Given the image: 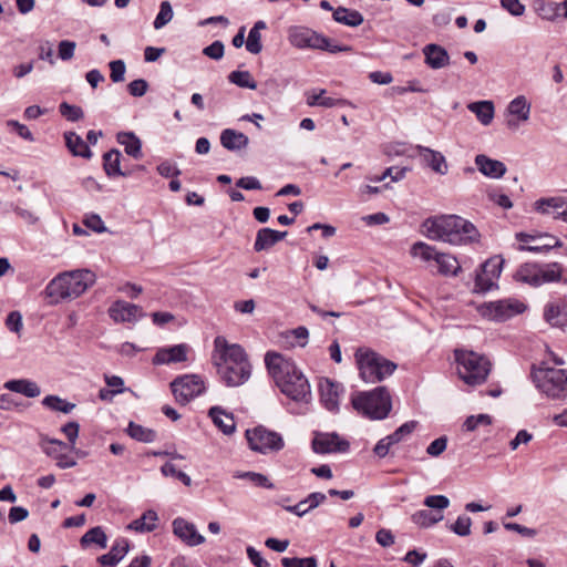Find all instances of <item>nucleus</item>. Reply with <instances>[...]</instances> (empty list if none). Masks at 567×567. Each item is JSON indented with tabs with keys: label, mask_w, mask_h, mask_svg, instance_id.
<instances>
[{
	"label": "nucleus",
	"mask_w": 567,
	"mask_h": 567,
	"mask_svg": "<svg viewBox=\"0 0 567 567\" xmlns=\"http://www.w3.org/2000/svg\"><path fill=\"white\" fill-rule=\"evenodd\" d=\"M265 363L276 385L295 403L291 412L306 413L311 402V389L302 371L291 359L278 352H267Z\"/></svg>",
	"instance_id": "nucleus-1"
},
{
	"label": "nucleus",
	"mask_w": 567,
	"mask_h": 567,
	"mask_svg": "<svg viewBox=\"0 0 567 567\" xmlns=\"http://www.w3.org/2000/svg\"><path fill=\"white\" fill-rule=\"evenodd\" d=\"M213 362L227 386H239L250 378L251 365L244 348L236 343H228L223 336L214 340Z\"/></svg>",
	"instance_id": "nucleus-2"
},
{
	"label": "nucleus",
	"mask_w": 567,
	"mask_h": 567,
	"mask_svg": "<svg viewBox=\"0 0 567 567\" xmlns=\"http://www.w3.org/2000/svg\"><path fill=\"white\" fill-rule=\"evenodd\" d=\"M422 233L431 240L452 246H466L480 241L481 234L473 223L457 215L429 217L422 223Z\"/></svg>",
	"instance_id": "nucleus-3"
},
{
	"label": "nucleus",
	"mask_w": 567,
	"mask_h": 567,
	"mask_svg": "<svg viewBox=\"0 0 567 567\" xmlns=\"http://www.w3.org/2000/svg\"><path fill=\"white\" fill-rule=\"evenodd\" d=\"M96 281L95 274L90 269H75L56 275L45 287V293L58 303L82 296Z\"/></svg>",
	"instance_id": "nucleus-4"
},
{
	"label": "nucleus",
	"mask_w": 567,
	"mask_h": 567,
	"mask_svg": "<svg viewBox=\"0 0 567 567\" xmlns=\"http://www.w3.org/2000/svg\"><path fill=\"white\" fill-rule=\"evenodd\" d=\"M353 409L370 420H384L391 412V395L385 386L357 392L351 398Z\"/></svg>",
	"instance_id": "nucleus-5"
},
{
	"label": "nucleus",
	"mask_w": 567,
	"mask_h": 567,
	"mask_svg": "<svg viewBox=\"0 0 567 567\" xmlns=\"http://www.w3.org/2000/svg\"><path fill=\"white\" fill-rule=\"evenodd\" d=\"M355 361L361 379L367 383H377L391 375L396 364L369 348L355 351Z\"/></svg>",
	"instance_id": "nucleus-6"
},
{
	"label": "nucleus",
	"mask_w": 567,
	"mask_h": 567,
	"mask_svg": "<svg viewBox=\"0 0 567 567\" xmlns=\"http://www.w3.org/2000/svg\"><path fill=\"white\" fill-rule=\"evenodd\" d=\"M455 360L457 373L466 384L478 385L487 379L491 363L485 357L470 350H455Z\"/></svg>",
	"instance_id": "nucleus-7"
},
{
	"label": "nucleus",
	"mask_w": 567,
	"mask_h": 567,
	"mask_svg": "<svg viewBox=\"0 0 567 567\" xmlns=\"http://www.w3.org/2000/svg\"><path fill=\"white\" fill-rule=\"evenodd\" d=\"M532 380L535 386L547 398L560 400L567 396V370L555 368H534Z\"/></svg>",
	"instance_id": "nucleus-8"
},
{
	"label": "nucleus",
	"mask_w": 567,
	"mask_h": 567,
	"mask_svg": "<svg viewBox=\"0 0 567 567\" xmlns=\"http://www.w3.org/2000/svg\"><path fill=\"white\" fill-rule=\"evenodd\" d=\"M288 40L292 47L298 49H318L330 53L352 50L351 47L332 43L329 38L300 25L291 27L288 30Z\"/></svg>",
	"instance_id": "nucleus-9"
},
{
	"label": "nucleus",
	"mask_w": 567,
	"mask_h": 567,
	"mask_svg": "<svg viewBox=\"0 0 567 567\" xmlns=\"http://www.w3.org/2000/svg\"><path fill=\"white\" fill-rule=\"evenodd\" d=\"M561 277L563 266L558 262H550L543 266L527 262L522 265L514 276L516 281L527 284L532 287L557 282Z\"/></svg>",
	"instance_id": "nucleus-10"
},
{
	"label": "nucleus",
	"mask_w": 567,
	"mask_h": 567,
	"mask_svg": "<svg viewBox=\"0 0 567 567\" xmlns=\"http://www.w3.org/2000/svg\"><path fill=\"white\" fill-rule=\"evenodd\" d=\"M246 439L250 449L261 454L277 452L284 447L282 436L279 433L270 431L261 425L247 430Z\"/></svg>",
	"instance_id": "nucleus-11"
},
{
	"label": "nucleus",
	"mask_w": 567,
	"mask_h": 567,
	"mask_svg": "<svg viewBox=\"0 0 567 567\" xmlns=\"http://www.w3.org/2000/svg\"><path fill=\"white\" fill-rule=\"evenodd\" d=\"M526 310V305L517 299H503L484 303L480 308L483 317L494 321H506Z\"/></svg>",
	"instance_id": "nucleus-12"
},
{
	"label": "nucleus",
	"mask_w": 567,
	"mask_h": 567,
	"mask_svg": "<svg viewBox=\"0 0 567 567\" xmlns=\"http://www.w3.org/2000/svg\"><path fill=\"white\" fill-rule=\"evenodd\" d=\"M171 389L176 401L186 404L205 391V383L196 374H185L174 379L171 382Z\"/></svg>",
	"instance_id": "nucleus-13"
},
{
	"label": "nucleus",
	"mask_w": 567,
	"mask_h": 567,
	"mask_svg": "<svg viewBox=\"0 0 567 567\" xmlns=\"http://www.w3.org/2000/svg\"><path fill=\"white\" fill-rule=\"evenodd\" d=\"M312 449L319 454L342 453L349 450V442L337 433H317L312 440Z\"/></svg>",
	"instance_id": "nucleus-14"
},
{
	"label": "nucleus",
	"mask_w": 567,
	"mask_h": 567,
	"mask_svg": "<svg viewBox=\"0 0 567 567\" xmlns=\"http://www.w3.org/2000/svg\"><path fill=\"white\" fill-rule=\"evenodd\" d=\"M190 347L186 343H179L157 349L152 359L153 364L163 365L185 362L188 359Z\"/></svg>",
	"instance_id": "nucleus-15"
},
{
	"label": "nucleus",
	"mask_w": 567,
	"mask_h": 567,
	"mask_svg": "<svg viewBox=\"0 0 567 567\" xmlns=\"http://www.w3.org/2000/svg\"><path fill=\"white\" fill-rule=\"evenodd\" d=\"M516 238L520 243H534L533 245H519L518 250L520 251L543 252L559 245V240L550 235L533 236L525 233H518L516 234Z\"/></svg>",
	"instance_id": "nucleus-16"
},
{
	"label": "nucleus",
	"mask_w": 567,
	"mask_h": 567,
	"mask_svg": "<svg viewBox=\"0 0 567 567\" xmlns=\"http://www.w3.org/2000/svg\"><path fill=\"white\" fill-rule=\"evenodd\" d=\"M41 446L43 452L56 460V465L60 468H71L76 465V461L64 454L63 451L68 449L66 443L56 439H42Z\"/></svg>",
	"instance_id": "nucleus-17"
},
{
	"label": "nucleus",
	"mask_w": 567,
	"mask_h": 567,
	"mask_svg": "<svg viewBox=\"0 0 567 567\" xmlns=\"http://www.w3.org/2000/svg\"><path fill=\"white\" fill-rule=\"evenodd\" d=\"M172 527L174 535L190 547L198 546L205 542V537L198 533L195 524L183 517L175 518Z\"/></svg>",
	"instance_id": "nucleus-18"
},
{
	"label": "nucleus",
	"mask_w": 567,
	"mask_h": 567,
	"mask_svg": "<svg viewBox=\"0 0 567 567\" xmlns=\"http://www.w3.org/2000/svg\"><path fill=\"white\" fill-rule=\"evenodd\" d=\"M110 317L115 322H136L144 316L140 306L123 300L115 301L109 309Z\"/></svg>",
	"instance_id": "nucleus-19"
},
{
	"label": "nucleus",
	"mask_w": 567,
	"mask_h": 567,
	"mask_svg": "<svg viewBox=\"0 0 567 567\" xmlns=\"http://www.w3.org/2000/svg\"><path fill=\"white\" fill-rule=\"evenodd\" d=\"M544 319L551 327L563 328L567 326V300L557 299L546 303Z\"/></svg>",
	"instance_id": "nucleus-20"
},
{
	"label": "nucleus",
	"mask_w": 567,
	"mask_h": 567,
	"mask_svg": "<svg viewBox=\"0 0 567 567\" xmlns=\"http://www.w3.org/2000/svg\"><path fill=\"white\" fill-rule=\"evenodd\" d=\"M319 391L321 396V402L324 408L329 411H338L339 409V398L342 392V388L339 383L333 382L328 378H323L319 382Z\"/></svg>",
	"instance_id": "nucleus-21"
},
{
	"label": "nucleus",
	"mask_w": 567,
	"mask_h": 567,
	"mask_svg": "<svg viewBox=\"0 0 567 567\" xmlns=\"http://www.w3.org/2000/svg\"><path fill=\"white\" fill-rule=\"evenodd\" d=\"M507 112L509 115L516 117V120H507V126L509 128H517L520 122H527L529 120L530 103H528L524 95H518L509 102Z\"/></svg>",
	"instance_id": "nucleus-22"
},
{
	"label": "nucleus",
	"mask_w": 567,
	"mask_h": 567,
	"mask_svg": "<svg viewBox=\"0 0 567 567\" xmlns=\"http://www.w3.org/2000/svg\"><path fill=\"white\" fill-rule=\"evenodd\" d=\"M417 151V154L422 158V161L435 173L440 175L447 174L449 166L446 163L445 156L435 150H432L430 147H425L422 145H417L415 147Z\"/></svg>",
	"instance_id": "nucleus-23"
},
{
	"label": "nucleus",
	"mask_w": 567,
	"mask_h": 567,
	"mask_svg": "<svg viewBox=\"0 0 567 567\" xmlns=\"http://www.w3.org/2000/svg\"><path fill=\"white\" fill-rule=\"evenodd\" d=\"M423 54L425 58V63L431 69L439 70L450 64V55L447 51L439 44H426L423 48Z\"/></svg>",
	"instance_id": "nucleus-24"
},
{
	"label": "nucleus",
	"mask_w": 567,
	"mask_h": 567,
	"mask_svg": "<svg viewBox=\"0 0 567 567\" xmlns=\"http://www.w3.org/2000/svg\"><path fill=\"white\" fill-rule=\"evenodd\" d=\"M287 236V231L261 228L257 231L254 249L257 252L268 250Z\"/></svg>",
	"instance_id": "nucleus-25"
},
{
	"label": "nucleus",
	"mask_w": 567,
	"mask_h": 567,
	"mask_svg": "<svg viewBox=\"0 0 567 567\" xmlns=\"http://www.w3.org/2000/svg\"><path fill=\"white\" fill-rule=\"evenodd\" d=\"M475 164L477 169L489 178H501L506 173V166L503 162L492 159L484 154L476 155Z\"/></svg>",
	"instance_id": "nucleus-26"
},
{
	"label": "nucleus",
	"mask_w": 567,
	"mask_h": 567,
	"mask_svg": "<svg viewBox=\"0 0 567 567\" xmlns=\"http://www.w3.org/2000/svg\"><path fill=\"white\" fill-rule=\"evenodd\" d=\"M249 138L241 132L225 128L220 133V144L228 151L236 152L248 146Z\"/></svg>",
	"instance_id": "nucleus-27"
},
{
	"label": "nucleus",
	"mask_w": 567,
	"mask_h": 567,
	"mask_svg": "<svg viewBox=\"0 0 567 567\" xmlns=\"http://www.w3.org/2000/svg\"><path fill=\"white\" fill-rule=\"evenodd\" d=\"M208 415L224 434L229 435L235 432L236 425L233 415L225 412L220 406H212Z\"/></svg>",
	"instance_id": "nucleus-28"
},
{
	"label": "nucleus",
	"mask_w": 567,
	"mask_h": 567,
	"mask_svg": "<svg viewBox=\"0 0 567 567\" xmlns=\"http://www.w3.org/2000/svg\"><path fill=\"white\" fill-rule=\"evenodd\" d=\"M116 141L124 147L127 155L135 159L142 158V142L133 132L117 133Z\"/></svg>",
	"instance_id": "nucleus-29"
},
{
	"label": "nucleus",
	"mask_w": 567,
	"mask_h": 567,
	"mask_svg": "<svg viewBox=\"0 0 567 567\" xmlns=\"http://www.w3.org/2000/svg\"><path fill=\"white\" fill-rule=\"evenodd\" d=\"M64 140L68 150L74 156H80L83 158H91L92 152L87 145V143L76 133L74 132H65Z\"/></svg>",
	"instance_id": "nucleus-30"
},
{
	"label": "nucleus",
	"mask_w": 567,
	"mask_h": 567,
	"mask_svg": "<svg viewBox=\"0 0 567 567\" xmlns=\"http://www.w3.org/2000/svg\"><path fill=\"white\" fill-rule=\"evenodd\" d=\"M128 543L126 539L117 540L110 549L109 553L99 557L100 564L103 566L113 567L117 565L127 554Z\"/></svg>",
	"instance_id": "nucleus-31"
},
{
	"label": "nucleus",
	"mask_w": 567,
	"mask_h": 567,
	"mask_svg": "<svg viewBox=\"0 0 567 567\" xmlns=\"http://www.w3.org/2000/svg\"><path fill=\"white\" fill-rule=\"evenodd\" d=\"M326 90L312 91L307 93V104L309 106L334 107L350 105L349 101L344 99H336L331 96H323Z\"/></svg>",
	"instance_id": "nucleus-32"
},
{
	"label": "nucleus",
	"mask_w": 567,
	"mask_h": 567,
	"mask_svg": "<svg viewBox=\"0 0 567 567\" xmlns=\"http://www.w3.org/2000/svg\"><path fill=\"white\" fill-rule=\"evenodd\" d=\"M467 109L476 115L481 124L487 126L492 123L495 114L494 103L492 101H477L467 105Z\"/></svg>",
	"instance_id": "nucleus-33"
},
{
	"label": "nucleus",
	"mask_w": 567,
	"mask_h": 567,
	"mask_svg": "<svg viewBox=\"0 0 567 567\" xmlns=\"http://www.w3.org/2000/svg\"><path fill=\"white\" fill-rule=\"evenodd\" d=\"M4 388L27 398H37L41 393L40 386L34 381L27 379L10 380L4 383Z\"/></svg>",
	"instance_id": "nucleus-34"
},
{
	"label": "nucleus",
	"mask_w": 567,
	"mask_h": 567,
	"mask_svg": "<svg viewBox=\"0 0 567 567\" xmlns=\"http://www.w3.org/2000/svg\"><path fill=\"white\" fill-rule=\"evenodd\" d=\"M122 154L118 150H111L103 155V167L109 177L126 176L121 169Z\"/></svg>",
	"instance_id": "nucleus-35"
},
{
	"label": "nucleus",
	"mask_w": 567,
	"mask_h": 567,
	"mask_svg": "<svg viewBox=\"0 0 567 567\" xmlns=\"http://www.w3.org/2000/svg\"><path fill=\"white\" fill-rule=\"evenodd\" d=\"M158 515L155 511H146L140 518L133 520L128 528L138 533H150L157 527Z\"/></svg>",
	"instance_id": "nucleus-36"
},
{
	"label": "nucleus",
	"mask_w": 567,
	"mask_h": 567,
	"mask_svg": "<svg viewBox=\"0 0 567 567\" xmlns=\"http://www.w3.org/2000/svg\"><path fill=\"white\" fill-rule=\"evenodd\" d=\"M567 206V202L563 197L540 198L535 202V209L540 214H551L557 216V212H561Z\"/></svg>",
	"instance_id": "nucleus-37"
},
{
	"label": "nucleus",
	"mask_w": 567,
	"mask_h": 567,
	"mask_svg": "<svg viewBox=\"0 0 567 567\" xmlns=\"http://www.w3.org/2000/svg\"><path fill=\"white\" fill-rule=\"evenodd\" d=\"M435 262L439 266V272L443 276L455 277L462 269L458 260L451 254L440 252Z\"/></svg>",
	"instance_id": "nucleus-38"
},
{
	"label": "nucleus",
	"mask_w": 567,
	"mask_h": 567,
	"mask_svg": "<svg viewBox=\"0 0 567 567\" xmlns=\"http://www.w3.org/2000/svg\"><path fill=\"white\" fill-rule=\"evenodd\" d=\"M444 518L443 513L430 509H420L412 514L411 520L419 527L429 528Z\"/></svg>",
	"instance_id": "nucleus-39"
},
{
	"label": "nucleus",
	"mask_w": 567,
	"mask_h": 567,
	"mask_svg": "<svg viewBox=\"0 0 567 567\" xmlns=\"http://www.w3.org/2000/svg\"><path fill=\"white\" fill-rule=\"evenodd\" d=\"M333 19L338 23L348 27H359L363 22V16L357 10L339 7L333 11Z\"/></svg>",
	"instance_id": "nucleus-40"
},
{
	"label": "nucleus",
	"mask_w": 567,
	"mask_h": 567,
	"mask_svg": "<svg viewBox=\"0 0 567 567\" xmlns=\"http://www.w3.org/2000/svg\"><path fill=\"white\" fill-rule=\"evenodd\" d=\"M80 544L83 548L95 544L100 548L104 549L107 546V537L102 527L96 526L89 529L80 539Z\"/></svg>",
	"instance_id": "nucleus-41"
},
{
	"label": "nucleus",
	"mask_w": 567,
	"mask_h": 567,
	"mask_svg": "<svg viewBox=\"0 0 567 567\" xmlns=\"http://www.w3.org/2000/svg\"><path fill=\"white\" fill-rule=\"evenodd\" d=\"M127 434L132 439L143 443H152L156 440V432L154 430L145 427L135 422L128 423Z\"/></svg>",
	"instance_id": "nucleus-42"
},
{
	"label": "nucleus",
	"mask_w": 567,
	"mask_h": 567,
	"mask_svg": "<svg viewBox=\"0 0 567 567\" xmlns=\"http://www.w3.org/2000/svg\"><path fill=\"white\" fill-rule=\"evenodd\" d=\"M410 254L412 257L421 258L424 261H435L440 252L435 249V247L430 246L426 243L416 241L412 245Z\"/></svg>",
	"instance_id": "nucleus-43"
},
{
	"label": "nucleus",
	"mask_w": 567,
	"mask_h": 567,
	"mask_svg": "<svg viewBox=\"0 0 567 567\" xmlns=\"http://www.w3.org/2000/svg\"><path fill=\"white\" fill-rule=\"evenodd\" d=\"M42 404L52 411L62 412L64 414L71 413L75 408V404L70 403L58 395H47L42 400Z\"/></svg>",
	"instance_id": "nucleus-44"
},
{
	"label": "nucleus",
	"mask_w": 567,
	"mask_h": 567,
	"mask_svg": "<svg viewBox=\"0 0 567 567\" xmlns=\"http://www.w3.org/2000/svg\"><path fill=\"white\" fill-rule=\"evenodd\" d=\"M234 477L239 480H248L255 486L264 487L267 489H272L275 487L266 475L257 472H237Z\"/></svg>",
	"instance_id": "nucleus-45"
},
{
	"label": "nucleus",
	"mask_w": 567,
	"mask_h": 567,
	"mask_svg": "<svg viewBox=\"0 0 567 567\" xmlns=\"http://www.w3.org/2000/svg\"><path fill=\"white\" fill-rule=\"evenodd\" d=\"M230 83L245 89L256 90L257 83L248 71H233L228 75Z\"/></svg>",
	"instance_id": "nucleus-46"
},
{
	"label": "nucleus",
	"mask_w": 567,
	"mask_h": 567,
	"mask_svg": "<svg viewBox=\"0 0 567 567\" xmlns=\"http://www.w3.org/2000/svg\"><path fill=\"white\" fill-rule=\"evenodd\" d=\"M174 17L173 8L169 1H162L159 4V11L154 20V29L159 30L172 21Z\"/></svg>",
	"instance_id": "nucleus-47"
},
{
	"label": "nucleus",
	"mask_w": 567,
	"mask_h": 567,
	"mask_svg": "<svg viewBox=\"0 0 567 567\" xmlns=\"http://www.w3.org/2000/svg\"><path fill=\"white\" fill-rule=\"evenodd\" d=\"M161 473L163 476L165 477H175L177 478L178 481H181L185 486H190L192 485V478L189 475H187L185 472L183 471H178L176 468V466L171 463V462H166L165 464L162 465L161 467Z\"/></svg>",
	"instance_id": "nucleus-48"
},
{
	"label": "nucleus",
	"mask_w": 567,
	"mask_h": 567,
	"mask_svg": "<svg viewBox=\"0 0 567 567\" xmlns=\"http://www.w3.org/2000/svg\"><path fill=\"white\" fill-rule=\"evenodd\" d=\"M59 111L70 122H78L84 117V112L80 106L69 104L68 102H62Z\"/></svg>",
	"instance_id": "nucleus-49"
},
{
	"label": "nucleus",
	"mask_w": 567,
	"mask_h": 567,
	"mask_svg": "<svg viewBox=\"0 0 567 567\" xmlns=\"http://www.w3.org/2000/svg\"><path fill=\"white\" fill-rule=\"evenodd\" d=\"M472 519L470 516L460 515L455 523L449 526L450 530L461 537L468 536L471 534Z\"/></svg>",
	"instance_id": "nucleus-50"
},
{
	"label": "nucleus",
	"mask_w": 567,
	"mask_h": 567,
	"mask_svg": "<svg viewBox=\"0 0 567 567\" xmlns=\"http://www.w3.org/2000/svg\"><path fill=\"white\" fill-rule=\"evenodd\" d=\"M492 424V416L488 414L470 415L463 423V429L467 432L475 431L480 425L488 426Z\"/></svg>",
	"instance_id": "nucleus-51"
},
{
	"label": "nucleus",
	"mask_w": 567,
	"mask_h": 567,
	"mask_svg": "<svg viewBox=\"0 0 567 567\" xmlns=\"http://www.w3.org/2000/svg\"><path fill=\"white\" fill-rule=\"evenodd\" d=\"M423 504L434 512L443 513L450 506V499L445 495H430L424 498Z\"/></svg>",
	"instance_id": "nucleus-52"
},
{
	"label": "nucleus",
	"mask_w": 567,
	"mask_h": 567,
	"mask_svg": "<svg viewBox=\"0 0 567 567\" xmlns=\"http://www.w3.org/2000/svg\"><path fill=\"white\" fill-rule=\"evenodd\" d=\"M537 12L542 19L554 21L559 18L558 2L542 1L537 7Z\"/></svg>",
	"instance_id": "nucleus-53"
},
{
	"label": "nucleus",
	"mask_w": 567,
	"mask_h": 567,
	"mask_svg": "<svg viewBox=\"0 0 567 567\" xmlns=\"http://www.w3.org/2000/svg\"><path fill=\"white\" fill-rule=\"evenodd\" d=\"M416 421H409L399 426L393 433L389 436V440L393 442V444L400 443L405 436L410 435L416 427Z\"/></svg>",
	"instance_id": "nucleus-54"
},
{
	"label": "nucleus",
	"mask_w": 567,
	"mask_h": 567,
	"mask_svg": "<svg viewBox=\"0 0 567 567\" xmlns=\"http://www.w3.org/2000/svg\"><path fill=\"white\" fill-rule=\"evenodd\" d=\"M496 280L492 279V276H488L487 272L481 269L475 278V290L481 292L488 291L496 286Z\"/></svg>",
	"instance_id": "nucleus-55"
},
{
	"label": "nucleus",
	"mask_w": 567,
	"mask_h": 567,
	"mask_svg": "<svg viewBox=\"0 0 567 567\" xmlns=\"http://www.w3.org/2000/svg\"><path fill=\"white\" fill-rule=\"evenodd\" d=\"M281 564L284 567H317V559L315 557H284Z\"/></svg>",
	"instance_id": "nucleus-56"
},
{
	"label": "nucleus",
	"mask_w": 567,
	"mask_h": 567,
	"mask_svg": "<svg viewBox=\"0 0 567 567\" xmlns=\"http://www.w3.org/2000/svg\"><path fill=\"white\" fill-rule=\"evenodd\" d=\"M501 7L514 17H522L526 7L519 0H499Z\"/></svg>",
	"instance_id": "nucleus-57"
},
{
	"label": "nucleus",
	"mask_w": 567,
	"mask_h": 567,
	"mask_svg": "<svg viewBox=\"0 0 567 567\" xmlns=\"http://www.w3.org/2000/svg\"><path fill=\"white\" fill-rule=\"evenodd\" d=\"M246 49L248 52L252 54H258L261 52L262 44L260 32H257L255 30L249 31L248 39L246 41Z\"/></svg>",
	"instance_id": "nucleus-58"
},
{
	"label": "nucleus",
	"mask_w": 567,
	"mask_h": 567,
	"mask_svg": "<svg viewBox=\"0 0 567 567\" xmlns=\"http://www.w3.org/2000/svg\"><path fill=\"white\" fill-rule=\"evenodd\" d=\"M502 260L491 258L481 266V269L484 270V272H487L488 276H492V279H498L502 272Z\"/></svg>",
	"instance_id": "nucleus-59"
},
{
	"label": "nucleus",
	"mask_w": 567,
	"mask_h": 567,
	"mask_svg": "<svg viewBox=\"0 0 567 567\" xmlns=\"http://www.w3.org/2000/svg\"><path fill=\"white\" fill-rule=\"evenodd\" d=\"M76 43L70 40H63L59 43L58 54L63 61H69L74 56Z\"/></svg>",
	"instance_id": "nucleus-60"
},
{
	"label": "nucleus",
	"mask_w": 567,
	"mask_h": 567,
	"mask_svg": "<svg viewBox=\"0 0 567 567\" xmlns=\"http://www.w3.org/2000/svg\"><path fill=\"white\" fill-rule=\"evenodd\" d=\"M111 80L115 83L124 81L126 66L124 61L115 60L110 62Z\"/></svg>",
	"instance_id": "nucleus-61"
},
{
	"label": "nucleus",
	"mask_w": 567,
	"mask_h": 567,
	"mask_svg": "<svg viewBox=\"0 0 567 567\" xmlns=\"http://www.w3.org/2000/svg\"><path fill=\"white\" fill-rule=\"evenodd\" d=\"M83 224L95 233H104L106 227L97 214H90L84 217Z\"/></svg>",
	"instance_id": "nucleus-62"
},
{
	"label": "nucleus",
	"mask_w": 567,
	"mask_h": 567,
	"mask_svg": "<svg viewBox=\"0 0 567 567\" xmlns=\"http://www.w3.org/2000/svg\"><path fill=\"white\" fill-rule=\"evenodd\" d=\"M127 89L132 96L141 97L147 92L148 83L144 79H137L132 81Z\"/></svg>",
	"instance_id": "nucleus-63"
},
{
	"label": "nucleus",
	"mask_w": 567,
	"mask_h": 567,
	"mask_svg": "<svg viewBox=\"0 0 567 567\" xmlns=\"http://www.w3.org/2000/svg\"><path fill=\"white\" fill-rule=\"evenodd\" d=\"M247 557L255 567H269V563L252 546L246 548Z\"/></svg>",
	"instance_id": "nucleus-64"
}]
</instances>
